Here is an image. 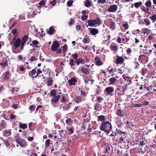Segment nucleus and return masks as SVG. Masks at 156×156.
<instances>
[{
	"mask_svg": "<svg viewBox=\"0 0 156 156\" xmlns=\"http://www.w3.org/2000/svg\"><path fill=\"white\" fill-rule=\"evenodd\" d=\"M61 48H63V51L65 52L67 50V46L65 44L63 45V47H61Z\"/></svg>",
	"mask_w": 156,
	"mask_h": 156,
	"instance_id": "nucleus-46",
	"label": "nucleus"
},
{
	"mask_svg": "<svg viewBox=\"0 0 156 156\" xmlns=\"http://www.w3.org/2000/svg\"><path fill=\"white\" fill-rule=\"evenodd\" d=\"M111 50L112 51H114L115 53H116V51L118 50V46L115 45H111L110 46Z\"/></svg>",
	"mask_w": 156,
	"mask_h": 156,
	"instance_id": "nucleus-16",
	"label": "nucleus"
},
{
	"mask_svg": "<svg viewBox=\"0 0 156 156\" xmlns=\"http://www.w3.org/2000/svg\"><path fill=\"white\" fill-rule=\"evenodd\" d=\"M76 80L74 77L72 78L71 79L69 80L68 81V82L71 85H74L75 84V83L76 82Z\"/></svg>",
	"mask_w": 156,
	"mask_h": 156,
	"instance_id": "nucleus-12",
	"label": "nucleus"
},
{
	"mask_svg": "<svg viewBox=\"0 0 156 156\" xmlns=\"http://www.w3.org/2000/svg\"><path fill=\"white\" fill-rule=\"evenodd\" d=\"M50 94L51 97H54L56 95V92L55 90H53L50 91Z\"/></svg>",
	"mask_w": 156,
	"mask_h": 156,
	"instance_id": "nucleus-37",
	"label": "nucleus"
},
{
	"mask_svg": "<svg viewBox=\"0 0 156 156\" xmlns=\"http://www.w3.org/2000/svg\"><path fill=\"white\" fill-rule=\"evenodd\" d=\"M136 59H135V62H134L133 63V66H134V68L136 69H137L139 68V64L138 62H136Z\"/></svg>",
	"mask_w": 156,
	"mask_h": 156,
	"instance_id": "nucleus-28",
	"label": "nucleus"
},
{
	"mask_svg": "<svg viewBox=\"0 0 156 156\" xmlns=\"http://www.w3.org/2000/svg\"><path fill=\"white\" fill-rule=\"evenodd\" d=\"M146 143L144 141H142L140 142V145L141 146L144 145Z\"/></svg>",
	"mask_w": 156,
	"mask_h": 156,
	"instance_id": "nucleus-62",
	"label": "nucleus"
},
{
	"mask_svg": "<svg viewBox=\"0 0 156 156\" xmlns=\"http://www.w3.org/2000/svg\"><path fill=\"white\" fill-rule=\"evenodd\" d=\"M103 99L101 97H98L97 98V100H98V102L100 103L103 100Z\"/></svg>",
	"mask_w": 156,
	"mask_h": 156,
	"instance_id": "nucleus-59",
	"label": "nucleus"
},
{
	"mask_svg": "<svg viewBox=\"0 0 156 156\" xmlns=\"http://www.w3.org/2000/svg\"><path fill=\"white\" fill-rule=\"evenodd\" d=\"M107 94L111 95L114 91V88L111 87H108L105 89Z\"/></svg>",
	"mask_w": 156,
	"mask_h": 156,
	"instance_id": "nucleus-8",
	"label": "nucleus"
},
{
	"mask_svg": "<svg viewBox=\"0 0 156 156\" xmlns=\"http://www.w3.org/2000/svg\"><path fill=\"white\" fill-rule=\"evenodd\" d=\"M149 18L153 20V23H154L156 20V15H153L152 16H150Z\"/></svg>",
	"mask_w": 156,
	"mask_h": 156,
	"instance_id": "nucleus-35",
	"label": "nucleus"
},
{
	"mask_svg": "<svg viewBox=\"0 0 156 156\" xmlns=\"http://www.w3.org/2000/svg\"><path fill=\"white\" fill-rule=\"evenodd\" d=\"M4 143L7 147H8L9 145V143L7 141H4Z\"/></svg>",
	"mask_w": 156,
	"mask_h": 156,
	"instance_id": "nucleus-63",
	"label": "nucleus"
},
{
	"mask_svg": "<svg viewBox=\"0 0 156 156\" xmlns=\"http://www.w3.org/2000/svg\"><path fill=\"white\" fill-rule=\"evenodd\" d=\"M50 144V140L49 139H47L45 142V146L47 147H48L49 146Z\"/></svg>",
	"mask_w": 156,
	"mask_h": 156,
	"instance_id": "nucleus-39",
	"label": "nucleus"
},
{
	"mask_svg": "<svg viewBox=\"0 0 156 156\" xmlns=\"http://www.w3.org/2000/svg\"><path fill=\"white\" fill-rule=\"evenodd\" d=\"M54 31V28L52 27H51L49 29L48 32L49 34H53Z\"/></svg>",
	"mask_w": 156,
	"mask_h": 156,
	"instance_id": "nucleus-32",
	"label": "nucleus"
},
{
	"mask_svg": "<svg viewBox=\"0 0 156 156\" xmlns=\"http://www.w3.org/2000/svg\"><path fill=\"white\" fill-rule=\"evenodd\" d=\"M59 47V45L57 41H54L53 42L51 47V50L53 51H55Z\"/></svg>",
	"mask_w": 156,
	"mask_h": 156,
	"instance_id": "nucleus-4",
	"label": "nucleus"
},
{
	"mask_svg": "<svg viewBox=\"0 0 156 156\" xmlns=\"http://www.w3.org/2000/svg\"><path fill=\"white\" fill-rule=\"evenodd\" d=\"M0 65L2 66L3 67L6 66L8 65V62L6 61H2V62L0 63Z\"/></svg>",
	"mask_w": 156,
	"mask_h": 156,
	"instance_id": "nucleus-36",
	"label": "nucleus"
},
{
	"mask_svg": "<svg viewBox=\"0 0 156 156\" xmlns=\"http://www.w3.org/2000/svg\"><path fill=\"white\" fill-rule=\"evenodd\" d=\"M98 118L100 121H103V122H105V118L104 116L103 115H100L98 116Z\"/></svg>",
	"mask_w": 156,
	"mask_h": 156,
	"instance_id": "nucleus-38",
	"label": "nucleus"
},
{
	"mask_svg": "<svg viewBox=\"0 0 156 156\" xmlns=\"http://www.w3.org/2000/svg\"><path fill=\"white\" fill-rule=\"evenodd\" d=\"M19 126L20 128L23 129H25L27 128V126L26 124H22L21 122L19 123Z\"/></svg>",
	"mask_w": 156,
	"mask_h": 156,
	"instance_id": "nucleus-34",
	"label": "nucleus"
},
{
	"mask_svg": "<svg viewBox=\"0 0 156 156\" xmlns=\"http://www.w3.org/2000/svg\"><path fill=\"white\" fill-rule=\"evenodd\" d=\"M88 16L85 15H83L82 16L81 19L82 20H84L87 19Z\"/></svg>",
	"mask_w": 156,
	"mask_h": 156,
	"instance_id": "nucleus-47",
	"label": "nucleus"
},
{
	"mask_svg": "<svg viewBox=\"0 0 156 156\" xmlns=\"http://www.w3.org/2000/svg\"><path fill=\"white\" fill-rule=\"evenodd\" d=\"M16 38L14 37L12 41L10 42L11 45L14 44L15 47L16 48L17 47H19L21 43V40L19 38H18L16 40Z\"/></svg>",
	"mask_w": 156,
	"mask_h": 156,
	"instance_id": "nucleus-2",
	"label": "nucleus"
},
{
	"mask_svg": "<svg viewBox=\"0 0 156 156\" xmlns=\"http://www.w3.org/2000/svg\"><path fill=\"white\" fill-rule=\"evenodd\" d=\"M126 52L128 54H130L131 52V49L130 48H128L126 50Z\"/></svg>",
	"mask_w": 156,
	"mask_h": 156,
	"instance_id": "nucleus-56",
	"label": "nucleus"
},
{
	"mask_svg": "<svg viewBox=\"0 0 156 156\" xmlns=\"http://www.w3.org/2000/svg\"><path fill=\"white\" fill-rule=\"evenodd\" d=\"M50 4L54 6L56 4V2L55 0H53L52 2H50Z\"/></svg>",
	"mask_w": 156,
	"mask_h": 156,
	"instance_id": "nucleus-57",
	"label": "nucleus"
},
{
	"mask_svg": "<svg viewBox=\"0 0 156 156\" xmlns=\"http://www.w3.org/2000/svg\"><path fill=\"white\" fill-rule=\"evenodd\" d=\"M74 20L72 18H71L70 19L69 22L68 23V24L70 26H71L74 23Z\"/></svg>",
	"mask_w": 156,
	"mask_h": 156,
	"instance_id": "nucleus-41",
	"label": "nucleus"
},
{
	"mask_svg": "<svg viewBox=\"0 0 156 156\" xmlns=\"http://www.w3.org/2000/svg\"><path fill=\"white\" fill-rule=\"evenodd\" d=\"M39 5L41 6H45V2L44 0L41 1L39 3Z\"/></svg>",
	"mask_w": 156,
	"mask_h": 156,
	"instance_id": "nucleus-40",
	"label": "nucleus"
},
{
	"mask_svg": "<svg viewBox=\"0 0 156 156\" xmlns=\"http://www.w3.org/2000/svg\"><path fill=\"white\" fill-rule=\"evenodd\" d=\"M142 3L141 2H139L135 3L134 4V5L136 8H138L142 5Z\"/></svg>",
	"mask_w": 156,
	"mask_h": 156,
	"instance_id": "nucleus-33",
	"label": "nucleus"
},
{
	"mask_svg": "<svg viewBox=\"0 0 156 156\" xmlns=\"http://www.w3.org/2000/svg\"><path fill=\"white\" fill-rule=\"evenodd\" d=\"M106 1V0H98V3L103 4L105 3Z\"/></svg>",
	"mask_w": 156,
	"mask_h": 156,
	"instance_id": "nucleus-52",
	"label": "nucleus"
},
{
	"mask_svg": "<svg viewBox=\"0 0 156 156\" xmlns=\"http://www.w3.org/2000/svg\"><path fill=\"white\" fill-rule=\"evenodd\" d=\"M88 30L90 33L93 35H95L98 33V30L95 28H89Z\"/></svg>",
	"mask_w": 156,
	"mask_h": 156,
	"instance_id": "nucleus-7",
	"label": "nucleus"
},
{
	"mask_svg": "<svg viewBox=\"0 0 156 156\" xmlns=\"http://www.w3.org/2000/svg\"><path fill=\"white\" fill-rule=\"evenodd\" d=\"M28 37L27 35H25L23 37L22 42L20 44L21 47L22 49L23 48L24 44L25 43L27 39L28 38Z\"/></svg>",
	"mask_w": 156,
	"mask_h": 156,
	"instance_id": "nucleus-11",
	"label": "nucleus"
},
{
	"mask_svg": "<svg viewBox=\"0 0 156 156\" xmlns=\"http://www.w3.org/2000/svg\"><path fill=\"white\" fill-rule=\"evenodd\" d=\"M100 128L101 131L107 133H108L112 129L111 123L108 121L102 122Z\"/></svg>",
	"mask_w": 156,
	"mask_h": 156,
	"instance_id": "nucleus-1",
	"label": "nucleus"
},
{
	"mask_svg": "<svg viewBox=\"0 0 156 156\" xmlns=\"http://www.w3.org/2000/svg\"><path fill=\"white\" fill-rule=\"evenodd\" d=\"M42 71L40 69H38L37 70L36 75L35 76V78L38 76V74L41 73Z\"/></svg>",
	"mask_w": 156,
	"mask_h": 156,
	"instance_id": "nucleus-44",
	"label": "nucleus"
},
{
	"mask_svg": "<svg viewBox=\"0 0 156 156\" xmlns=\"http://www.w3.org/2000/svg\"><path fill=\"white\" fill-rule=\"evenodd\" d=\"M71 122V119L70 118H68L66 120V122L68 125H69V123Z\"/></svg>",
	"mask_w": 156,
	"mask_h": 156,
	"instance_id": "nucleus-50",
	"label": "nucleus"
},
{
	"mask_svg": "<svg viewBox=\"0 0 156 156\" xmlns=\"http://www.w3.org/2000/svg\"><path fill=\"white\" fill-rule=\"evenodd\" d=\"M116 114L119 116L122 117L123 116L122 111L120 109H118L117 110Z\"/></svg>",
	"mask_w": 156,
	"mask_h": 156,
	"instance_id": "nucleus-24",
	"label": "nucleus"
},
{
	"mask_svg": "<svg viewBox=\"0 0 156 156\" xmlns=\"http://www.w3.org/2000/svg\"><path fill=\"white\" fill-rule=\"evenodd\" d=\"M89 69L85 68H83L81 69V72L86 74H89Z\"/></svg>",
	"mask_w": 156,
	"mask_h": 156,
	"instance_id": "nucleus-21",
	"label": "nucleus"
},
{
	"mask_svg": "<svg viewBox=\"0 0 156 156\" xmlns=\"http://www.w3.org/2000/svg\"><path fill=\"white\" fill-rule=\"evenodd\" d=\"M118 9L117 6L115 5H111L108 10L109 12H115Z\"/></svg>",
	"mask_w": 156,
	"mask_h": 156,
	"instance_id": "nucleus-6",
	"label": "nucleus"
},
{
	"mask_svg": "<svg viewBox=\"0 0 156 156\" xmlns=\"http://www.w3.org/2000/svg\"><path fill=\"white\" fill-rule=\"evenodd\" d=\"M124 62V59L122 57L117 56V58L116 60V64H122Z\"/></svg>",
	"mask_w": 156,
	"mask_h": 156,
	"instance_id": "nucleus-9",
	"label": "nucleus"
},
{
	"mask_svg": "<svg viewBox=\"0 0 156 156\" xmlns=\"http://www.w3.org/2000/svg\"><path fill=\"white\" fill-rule=\"evenodd\" d=\"M53 82V80L52 79L51 77H49L48 79V81L47 82V83L48 86H51Z\"/></svg>",
	"mask_w": 156,
	"mask_h": 156,
	"instance_id": "nucleus-31",
	"label": "nucleus"
},
{
	"mask_svg": "<svg viewBox=\"0 0 156 156\" xmlns=\"http://www.w3.org/2000/svg\"><path fill=\"white\" fill-rule=\"evenodd\" d=\"M95 60L96 62V65L97 66H100L103 64L100 60V58L98 56L95 58Z\"/></svg>",
	"mask_w": 156,
	"mask_h": 156,
	"instance_id": "nucleus-10",
	"label": "nucleus"
},
{
	"mask_svg": "<svg viewBox=\"0 0 156 156\" xmlns=\"http://www.w3.org/2000/svg\"><path fill=\"white\" fill-rule=\"evenodd\" d=\"M91 4L90 2L88 0H86L85 3V6L87 7H89L91 6Z\"/></svg>",
	"mask_w": 156,
	"mask_h": 156,
	"instance_id": "nucleus-27",
	"label": "nucleus"
},
{
	"mask_svg": "<svg viewBox=\"0 0 156 156\" xmlns=\"http://www.w3.org/2000/svg\"><path fill=\"white\" fill-rule=\"evenodd\" d=\"M2 76L5 79L8 80L9 79L10 77V73L8 72H6L5 73H3L2 75Z\"/></svg>",
	"mask_w": 156,
	"mask_h": 156,
	"instance_id": "nucleus-15",
	"label": "nucleus"
},
{
	"mask_svg": "<svg viewBox=\"0 0 156 156\" xmlns=\"http://www.w3.org/2000/svg\"><path fill=\"white\" fill-rule=\"evenodd\" d=\"M145 5L147 7H151V2L150 0H147L145 3Z\"/></svg>",
	"mask_w": 156,
	"mask_h": 156,
	"instance_id": "nucleus-26",
	"label": "nucleus"
},
{
	"mask_svg": "<svg viewBox=\"0 0 156 156\" xmlns=\"http://www.w3.org/2000/svg\"><path fill=\"white\" fill-rule=\"evenodd\" d=\"M36 73V70L35 69H32L31 71H30L29 74V75L31 77H32L33 78H34L35 76H34V75Z\"/></svg>",
	"mask_w": 156,
	"mask_h": 156,
	"instance_id": "nucleus-19",
	"label": "nucleus"
},
{
	"mask_svg": "<svg viewBox=\"0 0 156 156\" xmlns=\"http://www.w3.org/2000/svg\"><path fill=\"white\" fill-rule=\"evenodd\" d=\"M82 42L84 44L89 43L88 38L87 36H85L82 40Z\"/></svg>",
	"mask_w": 156,
	"mask_h": 156,
	"instance_id": "nucleus-23",
	"label": "nucleus"
},
{
	"mask_svg": "<svg viewBox=\"0 0 156 156\" xmlns=\"http://www.w3.org/2000/svg\"><path fill=\"white\" fill-rule=\"evenodd\" d=\"M142 10L144 11V12L147 13L148 14H150L151 13V12L149 11V9L147 7L144 6L142 8Z\"/></svg>",
	"mask_w": 156,
	"mask_h": 156,
	"instance_id": "nucleus-25",
	"label": "nucleus"
},
{
	"mask_svg": "<svg viewBox=\"0 0 156 156\" xmlns=\"http://www.w3.org/2000/svg\"><path fill=\"white\" fill-rule=\"evenodd\" d=\"M15 115H13V114H11L10 116V119H14L16 118Z\"/></svg>",
	"mask_w": 156,
	"mask_h": 156,
	"instance_id": "nucleus-61",
	"label": "nucleus"
},
{
	"mask_svg": "<svg viewBox=\"0 0 156 156\" xmlns=\"http://www.w3.org/2000/svg\"><path fill=\"white\" fill-rule=\"evenodd\" d=\"M143 33L144 34H148L151 31L148 28H144L143 29Z\"/></svg>",
	"mask_w": 156,
	"mask_h": 156,
	"instance_id": "nucleus-29",
	"label": "nucleus"
},
{
	"mask_svg": "<svg viewBox=\"0 0 156 156\" xmlns=\"http://www.w3.org/2000/svg\"><path fill=\"white\" fill-rule=\"evenodd\" d=\"M80 58L76 59L75 60V63H76L77 65H79V64L80 63Z\"/></svg>",
	"mask_w": 156,
	"mask_h": 156,
	"instance_id": "nucleus-48",
	"label": "nucleus"
},
{
	"mask_svg": "<svg viewBox=\"0 0 156 156\" xmlns=\"http://www.w3.org/2000/svg\"><path fill=\"white\" fill-rule=\"evenodd\" d=\"M101 22L100 20L97 19L96 20H90L88 21V26L91 27H93L96 24H100Z\"/></svg>",
	"mask_w": 156,
	"mask_h": 156,
	"instance_id": "nucleus-3",
	"label": "nucleus"
},
{
	"mask_svg": "<svg viewBox=\"0 0 156 156\" xmlns=\"http://www.w3.org/2000/svg\"><path fill=\"white\" fill-rule=\"evenodd\" d=\"M72 55L73 58H74L76 59L78 58V57L77 54L76 53L73 54H72Z\"/></svg>",
	"mask_w": 156,
	"mask_h": 156,
	"instance_id": "nucleus-53",
	"label": "nucleus"
},
{
	"mask_svg": "<svg viewBox=\"0 0 156 156\" xmlns=\"http://www.w3.org/2000/svg\"><path fill=\"white\" fill-rule=\"evenodd\" d=\"M69 64L71 67L74 65V60L73 59H70L69 61Z\"/></svg>",
	"mask_w": 156,
	"mask_h": 156,
	"instance_id": "nucleus-42",
	"label": "nucleus"
},
{
	"mask_svg": "<svg viewBox=\"0 0 156 156\" xmlns=\"http://www.w3.org/2000/svg\"><path fill=\"white\" fill-rule=\"evenodd\" d=\"M82 96H77L76 99V103H79L80 101H82L84 100V98H82Z\"/></svg>",
	"mask_w": 156,
	"mask_h": 156,
	"instance_id": "nucleus-20",
	"label": "nucleus"
},
{
	"mask_svg": "<svg viewBox=\"0 0 156 156\" xmlns=\"http://www.w3.org/2000/svg\"><path fill=\"white\" fill-rule=\"evenodd\" d=\"M100 105L98 103L96 104L94 106V110H98Z\"/></svg>",
	"mask_w": 156,
	"mask_h": 156,
	"instance_id": "nucleus-43",
	"label": "nucleus"
},
{
	"mask_svg": "<svg viewBox=\"0 0 156 156\" xmlns=\"http://www.w3.org/2000/svg\"><path fill=\"white\" fill-rule=\"evenodd\" d=\"M145 23V24L147 26H149L151 24V22L150 20L148 19H146V18L145 19H144V22H142L143 23Z\"/></svg>",
	"mask_w": 156,
	"mask_h": 156,
	"instance_id": "nucleus-22",
	"label": "nucleus"
},
{
	"mask_svg": "<svg viewBox=\"0 0 156 156\" xmlns=\"http://www.w3.org/2000/svg\"><path fill=\"white\" fill-rule=\"evenodd\" d=\"M3 134L5 136H8L11 135V132L10 130H5L3 132Z\"/></svg>",
	"mask_w": 156,
	"mask_h": 156,
	"instance_id": "nucleus-13",
	"label": "nucleus"
},
{
	"mask_svg": "<svg viewBox=\"0 0 156 156\" xmlns=\"http://www.w3.org/2000/svg\"><path fill=\"white\" fill-rule=\"evenodd\" d=\"M30 60L31 61H34L37 60V59L36 57L32 56L30 58Z\"/></svg>",
	"mask_w": 156,
	"mask_h": 156,
	"instance_id": "nucleus-51",
	"label": "nucleus"
},
{
	"mask_svg": "<svg viewBox=\"0 0 156 156\" xmlns=\"http://www.w3.org/2000/svg\"><path fill=\"white\" fill-rule=\"evenodd\" d=\"M81 28V27L79 25H77L76 26V30L77 31L79 30Z\"/></svg>",
	"mask_w": 156,
	"mask_h": 156,
	"instance_id": "nucleus-54",
	"label": "nucleus"
},
{
	"mask_svg": "<svg viewBox=\"0 0 156 156\" xmlns=\"http://www.w3.org/2000/svg\"><path fill=\"white\" fill-rule=\"evenodd\" d=\"M38 42L37 41H34L32 42L33 44L34 45H36L38 44Z\"/></svg>",
	"mask_w": 156,
	"mask_h": 156,
	"instance_id": "nucleus-64",
	"label": "nucleus"
},
{
	"mask_svg": "<svg viewBox=\"0 0 156 156\" xmlns=\"http://www.w3.org/2000/svg\"><path fill=\"white\" fill-rule=\"evenodd\" d=\"M116 81L117 80L115 78L112 77L110 78L109 80L110 82V83L109 84V85L115 84V83Z\"/></svg>",
	"mask_w": 156,
	"mask_h": 156,
	"instance_id": "nucleus-18",
	"label": "nucleus"
},
{
	"mask_svg": "<svg viewBox=\"0 0 156 156\" xmlns=\"http://www.w3.org/2000/svg\"><path fill=\"white\" fill-rule=\"evenodd\" d=\"M73 3V1H69L67 2V5L68 6H70L72 5Z\"/></svg>",
	"mask_w": 156,
	"mask_h": 156,
	"instance_id": "nucleus-49",
	"label": "nucleus"
},
{
	"mask_svg": "<svg viewBox=\"0 0 156 156\" xmlns=\"http://www.w3.org/2000/svg\"><path fill=\"white\" fill-rule=\"evenodd\" d=\"M111 67L109 66L108 67V72H109V73H111L112 72H113V69H110Z\"/></svg>",
	"mask_w": 156,
	"mask_h": 156,
	"instance_id": "nucleus-55",
	"label": "nucleus"
},
{
	"mask_svg": "<svg viewBox=\"0 0 156 156\" xmlns=\"http://www.w3.org/2000/svg\"><path fill=\"white\" fill-rule=\"evenodd\" d=\"M60 98V95H57L55 96H54L52 99L51 101L54 103H57L58 101Z\"/></svg>",
	"mask_w": 156,
	"mask_h": 156,
	"instance_id": "nucleus-17",
	"label": "nucleus"
},
{
	"mask_svg": "<svg viewBox=\"0 0 156 156\" xmlns=\"http://www.w3.org/2000/svg\"><path fill=\"white\" fill-rule=\"evenodd\" d=\"M35 108L33 105H31L29 109L31 111H34L35 109Z\"/></svg>",
	"mask_w": 156,
	"mask_h": 156,
	"instance_id": "nucleus-60",
	"label": "nucleus"
},
{
	"mask_svg": "<svg viewBox=\"0 0 156 156\" xmlns=\"http://www.w3.org/2000/svg\"><path fill=\"white\" fill-rule=\"evenodd\" d=\"M59 133L60 135V136L61 139H62L63 138L65 139L66 138V136H65V133Z\"/></svg>",
	"mask_w": 156,
	"mask_h": 156,
	"instance_id": "nucleus-45",
	"label": "nucleus"
},
{
	"mask_svg": "<svg viewBox=\"0 0 156 156\" xmlns=\"http://www.w3.org/2000/svg\"><path fill=\"white\" fill-rule=\"evenodd\" d=\"M69 126H67L66 127L67 129H68L69 130V132L68 133L69 134H71L74 131L73 128V127H71L69 128H68Z\"/></svg>",
	"mask_w": 156,
	"mask_h": 156,
	"instance_id": "nucleus-30",
	"label": "nucleus"
},
{
	"mask_svg": "<svg viewBox=\"0 0 156 156\" xmlns=\"http://www.w3.org/2000/svg\"><path fill=\"white\" fill-rule=\"evenodd\" d=\"M27 139L29 141H31L33 140L34 138L33 137H27Z\"/></svg>",
	"mask_w": 156,
	"mask_h": 156,
	"instance_id": "nucleus-58",
	"label": "nucleus"
},
{
	"mask_svg": "<svg viewBox=\"0 0 156 156\" xmlns=\"http://www.w3.org/2000/svg\"><path fill=\"white\" fill-rule=\"evenodd\" d=\"M109 26L110 28L113 30L115 29V24L114 22L112 20H111L110 22L109 23Z\"/></svg>",
	"mask_w": 156,
	"mask_h": 156,
	"instance_id": "nucleus-14",
	"label": "nucleus"
},
{
	"mask_svg": "<svg viewBox=\"0 0 156 156\" xmlns=\"http://www.w3.org/2000/svg\"><path fill=\"white\" fill-rule=\"evenodd\" d=\"M16 142L17 143L20 144L21 147L25 146L26 145L25 140L20 138L17 139L16 140Z\"/></svg>",
	"mask_w": 156,
	"mask_h": 156,
	"instance_id": "nucleus-5",
	"label": "nucleus"
}]
</instances>
